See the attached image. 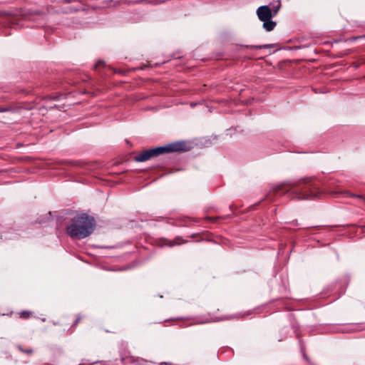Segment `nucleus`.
Instances as JSON below:
<instances>
[{
  "mask_svg": "<svg viewBox=\"0 0 365 365\" xmlns=\"http://www.w3.org/2000/svg\"><path fill=\"white\" fill-rule=\"evenodd\" d=\"M195 103H191V106H192V107L195 106Z\"/></svg>",
  "mask_w": 365,
  "mask_h": 365,
  "instance_id": "obj_33",
  "label": "nucleus"
},
{
  "mask_svg": "<svg viewBox=\"0 0 365 365\" xmlns=\"http://www.w3.org/2000/svg\"><path fill=\"white\" fill-rule=\"evenodd\" d=\"M31 314V312H29V311H22L21 313H20V317L21 318H28L30 317V315Z\"/></svg>",
  "mask_w": 365,
  "mask_h": 365,
  "instance_id": "obj_18",
  "label": "nucleus"
},
{
  "mask_svg": "<svg viewBox=\"0 0 365 365\" xmlns=\"http://www.w3.org/2000/svg\"><path fill=\"white\" fill-rule=\"evenodd\" d=\"M159 365H172V364L170 362L164 361V362L160 363Z\"/></svg>",
  "mask_w": 365,
  "mask_h": 365,
  "instance_id": "obj_26",
  "label": "nucleus"
},
{
  "mask_svg": "<svg viewBox=\"0 0 365 365\" xmlns=\"http://www.w3.org/2000/svg\"><path fill=\"white\" fill-rule=\"evenodd\" d=\"M98 363H103L102 361H94L93 363H91L89 362L88 360H86V359H83L82 360L81 363H80L78 365H94L95 364H98Z\"/></svg>",
  "mask_w": 365,
  "mask_h": 365,
  "instance_id": "obj_15",
  "label": "nucleus"
},
{
  "mask_svg": "<svg viewBox=\"0 0 365 365\" xmlns=\"http://www.w3.org/2000/svg\"><path fill=\"white\" fill-rule=\"evenodd\" d=\"M336 184L337 181L335 179L329 178L327 182H323L322 185L325 191L331 194H336L339 192H334L331 190L332 187L336 186Z\"/></svg>",
  "mask_w": 365,
  "mask_h": 365,
  "instance_id": "obj_7",
  "label": "nucleus"
},
{
  "mask_svg": "<svg viewBox=\"0 0 365 365\" xmlns=\"http://www.w3.org/2000/svg\"><path fill=\"white\" fill-rule=\"evenodd\" d=\"M18 238V235L14 232L13 229H11L8 232H0V241L1 240H15Z\"/></svg>",
  "mask_w": 365,
  "mask_h": 365,
  "instance_id": "obj_8",
  "label": "nucleus"
},
{
  "mask_svg": "<svg viewBox=\"0 0 365 365\" xmlns=\"http://www.w3.org/2000/svg\"><path fill=\"white\" fill-rule=\"evenodd\" d=\"M294 225H297V222L296 221L295 222L293 223Z\"/></svg>",
  "mask_w": 365,
  "mask_h": 365,
  "instance_id": "obj_34",
  "label": "nucleus"
},
{
  "mask_svg": "<svg viewBox=\"0 0 365 365\" xmlns=\"http://www.w3.org/2000/svg\"><path fill=\"white\" fill-rule=\"evenodd\" d=\"M276 46L275 44H264V45H259V46H252V47L255 48L257 49L260 48H273Z\"/></svg>",
  "mask_w": 365,
  "mask_h": 365,
  "instance_id": "obj_14",
  "label": "nucleus"
},
{
  "mask_svg": "<svg viewBox=\"0 0 365 365\" xmlns=\"http://www.w3.org/2000/svg\"><path fill=\"white\" fill-rule=\"evenodd\" d=\"M349 283V277L345 276L336 281L334 284H329L321 293V297H332L327 304L334 302L345 293V290Z\"/></svg>",
  "mask_w": 365,
  "mask_h": 365,
  "instance_id": "obj_4",
  "label": "nucleus"
},
{
  "mask_svg": "<svg viewBox=\"0 0 365 365\" xmlns=\"http://www.w3.org/2000/svg\"><path fill=\"white\" fill-rule=\"evenodd\" d=\"M262 28L266 31H272L274 30L275 26H277V22L274 21H272V19H270V20H264L262 21Z\"/></svg>",
  "mask_w": 365,
  "mask_h": 365,
  "instance_id": "obj_9",
  "label": "nucleus"
},
{
  "mask_svg": "<svg viewBox=\"0 0 365 365\" xmlns=\"http://www.w3.org/2000/svg\"><path fill=\"white\" fill-rule=\"evenodd\" d=\"M322 191L313 178H305L297 181L286 182L274 186L265 196L269 201L275 196L287 195L290 200H311L319 197Z\"/></svg>",
  "mask_w": 365,
  "mask_h": 365,
  "instance_id": "obj_1",
  "label": "nucleus"
},
{
  "mask_svg": "<svg viewBox=\"0 0 365 365\" xmlns=\"http://www.w3.org/2000/svg\"><path fill=\"white\" fill-rule=\"evenodd\" d=\"M362 38V36H357V37H355L353 38V41H355L356 39L357 38Z\"/></svg>",
  "mask_w": 365,
  "mask_h": 365,
  "instance_id": "obj_30",
  "label": "nucleus"
},
{
  "mask_svg": "<svg viewBox=\"0 0 365 365\" xmlns=\"http://www.w3.org/2000/svg\"><path fill=\"white\" fill-rule=\"evenodd\" d=\"M81 317L80 316H78L76 319L73 323L72 327H75L76 325H77L78 323L81 321Z\"/></svg>",
  "mask_w": 365,
  "mask_h": 365,
  "instance_id": "obj_23",
  "label": "nucleus"
},
{
  "mask_svg": "<svg viewBox=\"0 0 365 365\" xmlns=\"http://www.w3.org/2000/svg\"><path fill=\"white\" fill-rule=\"evenodd\" d=\"M121 361L123 365H131V364L138 365V360L132 356L122 357Z\"/></svg>",
  "mask_w": 365,
  "mask_h": 365,
  "instance_id": "obj_10",
  "label": "nucleus"
},
{
  "mask_svg": "<svg viewBox=\"0 0 365 365\" xmlns=\"http://www.w3.org/2000/svg\"><path fill=\"white\" fill-rule=\"evenodd\" d=\"M281 8V3L280 1L278 0L277 4H273L271 7L272 13L274 16V17L276 16L277 13L279 12V9Z\"/></svg>",
  "mask_w": 365,
  "mask_h": 365,
  "instance_id": "obj_11",
  "label": "nucleus"
},
{
  "mask_svg": "<svg viewBox=\"0 0 365 365\" xmlns=\"http://www.w3.org/2000/svg\"><path fill=\"white\" fill-rule=\"evenodd\" d=\"M217 218H219V217H215V218H214V217H207V218H206V219H207V220H210V221H214L215 220H216V219H217Z\"/></svg>",
  "mask_w": 365,
  "mask_h": 365,
  "instance_id": "obj_25",
  "label": "nucleus"
},
{
  "mask_svg": "<svg viewBox=\"0 0 365 365\" xmlns=\"http://www.w3.org/2000/svg\"><path fill=\"white\" fill-rule=\"evenodd\" d=\"M163 2H165V0H160V1H156L155 4H161V3H163Z\"/></svg>",
  "mask_w": 365,
  "mask_h": 365,
  "instance_id": "obj_29",
  "label": "nucleus"
},
{
  "mask_svg": "<svg viewBox=\"0 0 365 365\" xmlns=\"http://www.w3.org/2000/svg\"><path fill=\"white\" fill-rule=\"evenodd\" d=\"M318 228V227H306L304 230H306L307 235H314L315 234L314 232H313V230H315Z\"/></svg>",
  "mask_w": 365,
  "mask_h": 365,
  "instance_id": "obj_17",
  "label": "nucleus"
},
{
  "mask_svg": "<svg viewBox=\"0 0 365 365\" xmlns=\"http://www.w3.org/2000/svg\"><path fill=\"white\" fill-rule=\"evenodd\" d=\"M58 324H59L58 322H53L54 325H58Z\"/></svg>",
  "mask_w": 365,
  "mask_h": 365,
  "instance_id": "obj_32",
  "label": "nucleus"
},
{
  "mask_svg": "<svg viewBox=\"0 0 365 365\" xmlns=\"http://www.w3.org/2000/svg\"><path fill=\"white\" fill-rule=\"evenodd\" d=\"M145 67H147V66H146V65H144L143 66L140 67V69H141V70H143V69H145Z\"/></svg>",
  "mask_w": 365,
  "mask_h": 365,
  "instance_id": "obj_31",
  "label": "nucleus"
},
{
  "mask_svg": "<svg viewBox=\"0 0 365 365\" xmlns=\"http://www.w3.org/2000/svg\"><path fill=\"white\" fill-rule=\"evenodd\" d=\"M16 348L22 353L30 355L34 353V349L31 348L29 349H24L21 345L16 344Z\"/></svg>",
  "mask_w": 365,
  "mask_h": 365,
  "instance_id": "obj_12",
  "label": "nucleus"
},
{
  "mask_svg": "<svg viewBox=\"0 0 365 365\" xmlns=\"http://www.w3.org/2000/svg\"><path fill=\"white\" fill-rule=\"evenodd\" d=\"M0 14H4V15H9V14L6 12V11H0Z\"/></svg>",
  "mask_w": 365,
  "mask_h": 365,
  "instance_id": "obj_28",
  "label": "nucleus"
},
{
  "mask_svg": "<svg viewBox=\"0 0 365 365\" xmlns=\"http://www.w3.org/2000/svg\"><path fill=\"white\" fill-rule=\"evenodd\" d=\"M190 149L191 146L185 140L172 142L162 146L144 150L135 156L134 160L135 162L143 163L165 153L186 152L189 151Z\"/></svg>",
  "mask_w": 365,
  "mask_h": 365,
  "instance_id": "obj_3",
  "label": "nucleus"
},
{
  "mask_svg": "<svg viewBox=\"0 0 365 365\" xmlns=\"http://www.w3.org/2000/svg\"><path fill=\"white\" fill-rule=\"evenodd\" d=\"M349 195L351 197H358V198H360L363 200L365 201V196L362 195H356V194H352V193H350Z\"/></svg>",
  "mask_w": 365,
  "mask_h": 365,
  "instance_id": "obj_22",
  "label": "nucleus"
},
{
  "mask_svg": "<svg viewBox=\"0 0 365 365\" xmlns=\"http://www.w3.org/2000/svg\"><path fill=\"white\" fill-rule=\"evenodd\" d=\"M184 221H185V225H187V223L188 222H190V218H188V217H185V218L184 219Z\"/></svg>",
  "mask_w": 365,
  "mask_h": 365,
  "instance_id": "obj_27",
  "label": "nucleus"
},
{
  "mask_svg": "<svg viewBox=\"0 0 365 365\" xmlns=\"http://www.w3.org/2000/svg\"><path fill=\"white\" fill-rule=\"evenodd\" d=\"M105 63L103 61H98L96 64L93 65L94 69L97 70L101 66L103 65Z\"/></svg>",
  "mask_w": 365,
  "mask_h": 365,
  "instance_id": "obj_20",
  "label": "nucleus"
},
{
  "mask_svg": "<svg viewBox=\"0 0 365 365\" xmlns=\"http://www.w3.org/2000/svg\"><path fill=\"white\" fill-rule=\"evenodd\" d=\"M9 110V109L8 108L0 107V113H5V112H7Z\"/></svg>",
  "mask_w": 365,
  "mask_h": 365,
  "instance_id": "obj_24",
  "label": "nucleus"
},
{
  "mask_svg": "<svg viewBox=\"0 0 365 365\" xmlns=\"http://www.w3.org/2000/svg\"><path fill=\"white\" fill-rule=\"evenodd\" d=\"M179 237L176 238L174 241H170L168 243H166L165 245L168 247H173L175 245H180V242H178Z\"/></svg>",
  "mask_w": 365,
  "mask_h": 365,
  "instance_id": "obj_16",
  "label": "nucleus"
},
{
  "mask_svg": "<svg viewBox=\"0 0 365 365\" xmlns=\"http://www.w3.org/2000/svg\"><path fill=\"white\" fill-rule=\"evenodd\" d=\"M299 346H300V349H301V352H302V356L303 358L307 361L309 362V364H311V361L309 359V358L305 354V351H304V344L302 343V341L299 339Z\"/></svg>",
  "mask_w": 365,
  "mask_h": 365,
  "instance_id": "obj_13",
  "label": "nucleus"
},
{
  "mask_svg": "<svg viewBox=\"0 0 365 365\" xmlns=\"http://www.w3.org/2000/svg\"><path fill=\"white\" fill-rule=\"evenodd\" d=\"M70 164L72 166H76V167H79V168H81L83 166V163L81 161H72V162H70Z\"/></svg>",
  "mask_w": 365,
  "mask_h": 365,
  "instance_id": "obj_19",
  "label": "nucleus"
},
{
  "mask_svg": "<svg viewBox=\"0 0 365 365\" xmlns=\"http://www.w3.org/2000/svg\"><path fill=\"white\" fill-rule=\"evenodd\" d=\"M96 227L95 218L86 213L72 217L66 227L67 235L73 240H82L93 233Z\"/></svg>",
  "mask_w": 365,
  "mask_h": 365,
  "instance_id": "obj_2",
  "label": "nucleus"
},
{
  "mask_svg": "<svg viewBox=\"0 0 365 365\" xmlns=\"http://www.w3.org/2000/svg\"><path fill=\"white\" fill-rule=\"evenodd\" d=\"M256 14L261 21L264 20H270V19L274 18L269 5L260 6L257 8Z\"/></svg>",
  "mask_w": 365,
  "mask_h": 365,
  "instance_id": "obj_6",
  "label": "nucleus"
},
{
  "mask_svg": "<svg viewBox=\"0 0 365 365\" xmlns=\"http://www.w3.org/2000/svg\"><path fill=\"white\" fill-rule=\"evenodd\" d=\"M356 329L354 328H344L343 329H341L340 331L342 333H348L355 331Z\"/></svg>",
  "mask_w": 365,
  "mask_h": 365,
  "instance_id": "obj_21",
  "label": "nucleus"
},
{
  "mask_svg": "<svg viewBox=\"0 0 365 365\" xmlns=\"http://www.w3.org/2000/svg\"><path fill=\"white\" fill-rule=\"evenodd\" d=\"M240 317V314H231V315H225L220 317H205L203 319H200L197 317L194 318L193 323L192 324H204L211 322H220V321H225V320H232L234 319H237Z\"/></svg>",
  "mask_w": 365,
  "mask_h": 365,
  "instance_id": "obj_5",
  "label": "nucleus"
}]
</instances>
